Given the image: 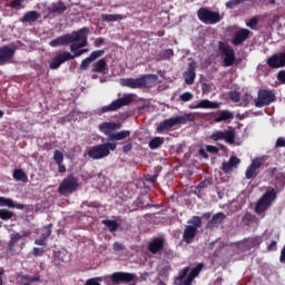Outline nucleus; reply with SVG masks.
Segmentation results:
<instances>
[{"mask_svg": "<svg viewBox=\"0 0 285 285\" xmlns=\"http://www.w3.org/2000/svg\"><path fill=\"white\" fill-rule=\"evenodd\" d=\"M157 79L156 75H142L140 78H126L121 80V86L127 88H146L148 86V80Z\"/></svg>", "mask_w": 285, "mask_h": 285, "instance_id": "nucleus-10", "label": "nucleus"}, {"mask_svg": "<svg viewBox=\"0 0 285 285\" xmlns=\"http://www.w3.org/2000/svg\"><path fill=\"white\" fill-rule=\"evenodd\" d=\"M266 63L273 70L285 68V51L272 55L267 58Z\"/></svg>", "mask_w": 285, "mask_h": 285, "instance_id": "nucleus-15", "label": "nucleus"}, {"mask_svg": "<svg viewBox=\"0 0 285 285\" xmlns=\"http://www.w3.org/2000/svg\"><path fill=\"white\" fill-rule=\"evenodd\" d=\"M190 273V267H185L179 272V275L177 277L178 282H184L186 279V276Z\"/></svg>", "mask_w": 285, "mask_h": 285, "instance_id": "nucleus-46", "label": "nucleus"}, {"mask_svg": "<svg viewBox=\"0 0 285 285\" xmlns=\"http://www.w3.org/2000/svg\"><path fill=\"white\" fill-rule=\"evenodd\" d=\"M45 228H47V233L41 234V238L46 242L47 239H50V235H52V224L45 226Z\"/></svg>", "mask_w": 285, "mask_h": 285, "instance_id": "nucleus-47", "label": "nucleus"}, {"mask_svg": "<svg viewBox=\"0 0 285 285\" xmlns=\"http://www.w3.org/2000/svg\"><path fill=\"white\" fill-rule=\"evenodd\" d=\"M36 246H46V240L40 237L39 239L35 240Z\"/></svg>", "mask_w": 285, "mask_h": 285, "instance_id": "nucleus-64", "label": "nucleus"}, {"mask_svg": "<svg viewBox=\"0 0 285 285\" xmlns=\"http://www.w3.org/2000/svg\"><path fill=\"white\" fill-rule=\"evenodd\" d=\"M213 118L215 124H230L235 119V114L230 110H218L214 112Z\"/></svg>", "mask_w": 285, "mask_h": 285, "instance_id": "nucleus-18", "label": "nucleus"}, {"mask_svg": "<svg viewBox=\"0 0 285 285\" xmlns=\"http://www.w3.org/2000/svg\"><path fill=\"white\" fill-rule=\"evenodd\" d=\"M220 106H222L220 102L210 101V100H208V99H203V100H200L199 102H197L196 105H191V106H190V109H191V110H195V109H197V108H205V109H210V108H213V109H217V108H219Z\"/></svg>", "mask_w": 285, "mask_h": 285, "instance_id": "nucleus-24", "label": "nucleus"}, {"mask_svg": "<svg viewBox=\"0 0 285 285\" xmlns=\"http://www.w3.org/2000/svg\"><path fill=\"white\" fill-rule=\"evenodd\" d=\"M275 199H277V191H275L273 188L268 189L256 203L255 213L257 215H263V213H266V210L271 208Z\"/></svg>", "mask_w": 285, "mask_h": 285, "instance_id": "nucleus-5", "label": "nucleus"}, {"mask_svg": "<svg viewBox=\"0 0 285 285\" xmlns=\"http://www.w3.org/2000/svg\"><path fill=\"white\" fill-rule=\"evenodd\" d=\"M202 271H204V263H199L197 266L189 269L187 277L194 282L196 277H199V273H202Z\"/></svg>", "mask_w": 285, "mask_h": 285, "instance_id": "nucleus-34", "label": "nucleus"}, {"mask_svg": "<svg viewBox=\"0 0 285 285\" xmlns=\"http://www.w3.org/2000/svg\"><path fill=\"white\" fill-rule=\"evenodd\" d=\"M198 155H200V157H203L204 159H208V153H206L204 148H200L198 150Z\"/></svg>", "mask_w": 285, "mask_h": 285, "instance_id": "nucleus-63", "label": "nucleus"}, {"mask_svg": "<svg viewBox=\"0 0 285 285\" xmlns=\"http://www.w3.org/2000/svg\"><path fill=\"white\" fill-rule=\"evenodd\" d=\"M273 102H275V92L268 89H261L255 100V107L264 108L265 106H271Z\"/></svg>", "mask_w": 285, "mask_h": 285, "instance_id": "nucleus-12", "label": "nucleus"}, {"mask_svg": "<svg viewBox=\"0 0 285 285\" xmlns=\"http://www.w3.org/2000/svg\"><path fill=\"white\" fill-rule=\"evenodd\" d=\"M77 190H79V180L75 175L67 176L58 187L59 195H72Z\"/></svg>", "mask_w": 285, "mask_h": 285, "instance_id": "nucleus-8", "label": "nucleus"}, {"mask_svg": "<svg viewBox=\"0 0 285 285\" xmlns=\"http://www.w3.org/2000/svg\"><path fill=\"white\" fill-rule=\"evenodd\" d=\"M48 12L49 14H63V12H66V10H68V7L66 6V3L60 0L58 2H53L51 3L50 7H48Z\"/></svg>", "mask_w": 285, "mask_h": 285, "instance_id": "nucleus-25", "label": "nucleus"}, {"mask_svg": "<svg viewBox=\"0 0 285 285\" xmlns=\"http://www.w3.org/2000/svg\"><path fill=\"white\" fill-rule=\"evenodd\" d=\"M250 37V30L248 29H239L234 33V38L232 39L233 46H242L246 39Z\"/></svg>", "mask_w": 285, "mask_h": 285, "instance_id": "nucleus-20", "label": "nucleus"}, {"mask_svg": "<svg viewBox=\"0 0 285 285\" xmlns=\"http://www.w3.org/2000/svg\"><path fill=\"white\" fill-rule=\"evenodd\" d=\"M92 72H98L100 75H106L108 72V62L106 59H99L92 65Z\"/></svg>", "mask_w": 285, "mask_h": 285, "instance_id": "nucleus-29", "label": "nucleus"}, {"mask_svg": "<svg viewBox=\"0 0 285 285\" xmlns=\"http://www.w3.org/2000/svg\"><path fill=\"white\" fill-rule=\"evenodd\" d=\"M218 51L225 68H230V66L235 65V49H233L228 42L219 41Z\"/></svg>", "mask_w": 285, "mask_h": 285, "instance_id": "nucleus-6", "label": "nucleus"}, {"mask_svg": "<svg viewBox=\"0 0 285 285\" xmlns=\"http://www.w3.org/2000/svg\"><path fill=\"white\" fill-rule=\"evenodd\" d=\"M58 166V173L63 174L66 173V165L63 163L57 164Z\"/></svg>", "mask_w": 285, "mask_h": 285, "instance_id": "nucleus-62", "label": "nucleus"}, {"mask_svg": "<svg viewBox=\"0 0 285 285\" xmlns=\"http://www.w3.org/2000/svg\"><path fill=\"white\" fill-rule=\"evenodd\" d=\"M130 135V130H121L109 135L108 141H121Z\"/></svg>", "mask_w": 285, "mask_h": 285, "instance_id": "nucleus-32", "label": "nucleus"}, {"mask_svg": "<svg viewBox=\"0 0 285 285\" xmlns=\"http://www.w3.org/2000/svg\"><path fill=\"white\" fill-rule=\"evenodd\" d=\"M206 151L207 153H212L213 155L219 153V148H217L216 146L213 145H207L206 146Z\"/></svg>", "mask_w": 285, "mask_h": 285, "instance_id": "nucleus-55", "label": "nucleus"}, {"mask_svg": "<svg viewBox=\"0 0 285 285\" xmlns=\"http://www.w3.org/2000/svg\"><path fill=\"white\" fill-rule=\"evenodd\" d=\"M276 148H285V139L284 137H279L276 140Z\"/></svg>", "mask_w": 285, "mask_h": 285, "instance_id": "nucleus-56", "label": "nucleus"}, {"mask_svg": "<svg viewBox=\"0 0 285 285\" xmlns=\"http://www.w3.org/2000/svg\"><path fill=\"white\" fill-rule=\"evenodd\" d=\"M112 248H114V250H117V252L124 250V244L116 242V243H114Z\"/></svg>", "mask_w": 285, "mask_h": 285, "instance_id": "nucleus-58", "label": "nucleus"}, {"mask_svg": "<svg viewBox=\"0 0 285 285\" xmlns=\"http://www.w3.org/2000/svg\"><path fill=\"white\" fill-rule=\"evenodd\" d=\"M22 238L23 236H21V234L19 233L11 234L10 240L7 246L8 253H11L12 255H14V253H17V246L19 245V240Z\"/></svg>", "mask_w": 285, "mask_h": 285, "instance_id": "nucleus-27", "label": "nucleus"}, {"mask_svg": "<svg viewBox=\"0 0 285 285\" xmlns=\"http://www.w3.org/2000/svg\"><path fill=\"white\" fill-rule=\"evenodd\" d=\"M187 121H195V116L193 114H185L184 116L165 119L156 127V130L157 132L163 134L175 128V126H179V124L186 125Z\"/></svg>", "mask_w": 285, "mask_h": 285, "instance_id": "nucleus-2", "label": "nucleus"}, {"mask_svg": "<svg viewBox=\"0 0 285 285\" xmlns=\"http://www.w3.org/2000/svg\"><path fill=\"white\" fill-rule=\"evenodd\" d=\"M240 163L242 160H239V158L232 156L228 161H224L222 164V169L224 170V173H230V170H233V168H237Z\"/></svg>", "mask_w": 285, "mask_h": 285, "instance_id": "nucleus-28", "label": "nucleus"}, {"mask_svg": "<svg viewBox=\"0 0 285 285\" xmlns=\"http://www.w3.org/2000/svg\"><path fill=\"white\" fill-rule=\"evenodd\" d=\"M213 141H226V144H235V128L228 127L227 130H216L210 135Z\"/></svg>", "mask_w": 285, "mask_h": 285, "instance_id": "nucleus-13", "label": "nucleus"}, {"mask_svg": "<svg viewBox=\"0 0 285 285\" xmlns=\"http://www.w3.org/2000/svg\"><path fill=\"white\" fill-rule=\"evenodd\" d=\"M35 282H41V275H20V285H32Z\"/></svg>", "mask_w": 285, "mask_h": 285, "instance_id": "nucleus-30", "label": "nucleus"}, {"mask_svg": "<svg viewBox=\"0 0 285 285\" xmlns=\"http://www.w3.org/2000/svg\"><path fill=\"white\" fill-rule=\"evenodd\" d=\"M257 23H259V19L257 17L252 18L247 23V28H250V30H257Z\"/></svg>", "mask_w": 285, "mask_h": 285, "instance_id": "nucleus-45", "label": "nucleus"}, {"mask_svg": "<svg viewBox=\"0 0 285 285\" xmlns=\"http://www.w3.org/2000/svg\"><path fill=\"white\" fill-rule=\"evenodd\" d=\"M273 250H277V240H272L269 245H267V253H272Z\"/></svg>", "mask_w": 285, "mask_h": 285, "instance_id": "nucleus-54", "label": "nucleus"}, {"mask_svg": "<svg viewBox=\"0 0 285 285\" xmlns=\"http://www.w3.org/2000/svg\"><path fill=\"white\" fill-rule=\"evenodd\" d=\"M12 177L16 181H23V184L28 183V175H26L23 169H14Z\"/></svg>", "mask_w": 285, "mask_h": 285, "instance_id": "nucleus-35", "label": "nucleus"}, {"mask_svg": "<svg viewBox=\"0 0 285 285\" xmlns=\"http://www.w3.org/2000/svg\"><path fill=\"white\" fill-rule=\"evenodd\" d=\"M187 224L189 225L185 226L183 240L185 244H193L197 237V233H199V228H202V217L193 216Z\"/></svg>", "mask_w": 285, "mask_h": 285, "instance_id": "nucleus-3", "label": "nucleus"}, {"mask_svg": "<svg viewBox=\"0 0 285 285\" xmlns=\"http://www.w3.org/2000/svg\"><path fill=\"white\" fill-rule=\"evenodd\" d=\"M110 150H117L116 142H104L96 145L87 151V155L89 159L99 160L108 157L110 155Z\"/></svg>", "mask_w": 285, "mask_h": 285, "instance_id": "nucleus-4", "label": "nucleus"}, {"mask_svg": "<svg viewBox=\"0 0 285 285\" xmlns=\"http://www.w3.org/2000/svg\"><path fill=\"white\" fill-rule=\"evenodd\" d=\"M197 17L199 21L206 26H215V23H219V21H222V16L219 12L213 11L208 8L198 9Z\"/></svg>", "mask_w": 285, "mask_h": 285, "instance_id": "nucleus-7", "label": "nucleus"}, {"mask_svg": "<svg viewBox=\"0 0 285 285\" xmlns=\"http://www.w3.org/2000/svg\"><path fill=\"white\" fill-rule=\"evenodd\" d=\"M14 217V213L8 210V209H0V219L3 222H8L9 219H12Z\"/></svg>", "mask_w": 285, "mask_h": 285, "instance_id": "nucleus-40", "label": "nucleus"}, {"mask_svg": "<svg viewBox=\"0 0 285 285\" xmlns=\"http://www.w3.org/2000/svg\"><path fill=\"white\" fill-rule=\"evenodd\" d=\"M277 80L281 81L282 83H285V70L278 71Z\"/></svg>", "mask_w": 285, "mask_h": 285, "instance_id": "nucleus-57", "label": "nucleus"}, {"mask_svg": "<svg viewBox=\"0 0 285 285\" xmlns=\"http://www.w3.org/2000/svg\"><path fill=\"white\" fill-rule=\"evenodd\" d=\"M130 150H132V144L122 146V153H130Z\"/></svg>", "mask_w": 285, "mask_h": 285, "instance_id": "nucleus-61", "label": "nucleus"}, {"mask_svg": "<svg viewBox=\"0 0 285 285\" xmlns=\"http://www.w3.org/2000/svg\"><path fill=\"white\" fill-rule=\"evenodd\" d=\"M166 246V238L164 237H154L151 238L147 244V249L151 255H158V253H161L164 250V247Z\"/></svg>", "mask_w": 285, "mask_h": 285, "instance_id": "nucleus-16", "label": "nucleus"}, {"mask_svg": "<svg viewBox=\"0 0 285 285\" xmlns=\"http://www.w3.org/2000/svg\"><path fill=\"white\" fill-rule=\"evenodd\" d=\"M46 253V249L39 248V247H33L32 255L33 257H41Z\"/></svg>", "mask_w": 285, "mask_h": 285, "instance_id": "nucleus-53", "label": "nucleus"}, {"mask_svg": "<svg viewBox=\"0 0 285 285\" xmlns=\"http://www.w3.org/2000/svg\"><path fill=\"white\" fill-rule=\"evenodd\" d=\"M104 38H98L96 41H95V47L96 48H101V46H104Z\"/></svg>", "mask_w": 285, "mask_h": 285, "instance_id": "nucleus-60", "label": "nucleus"}, {"mask_svg": "<svg viewBox=\"0 0 285 285\" xmlns=\"http://www.w3.org/2000/svg\"><path fill=\"white\" fill-rule=\"evenodd\" d=\"M90 35V29L88 27H83L78 31H72L71 33L62 35L50 41L51 48H57L59 46H70V50L73 52L71 55L72 59L77 57H81V55H86L88 49V36Z\"/></svg>", "mask_w": 285, "mask_h": 285, "instance_id": "nucleus-1", "label": "nucleus"}, {"mask_svg": "<svg viewBox=\"0 0 285 285\" xmlns=\"http://www.w3.org/2000/svg\"><path fill=\"white\" fill-rule=\"evenodd\" d=\"M16 52L17 46L14 45H12L11 47L8 45L0 47V66L12 63V59H14Z\"/></svg>", "mask_w": 285, "mask_h": 285, "instance_id": "nucleus-14", "label": "nucleus"}, {"mask_svg": "<svg viewBox=\"0 0 285 285\" xmlns=\"http://www.w3.org/2000/svg\"><path fill=\"white\" fill-rule=\"evenodd\" d=\"M41 19V13L36 10H31L24 13V16L20 19L21 23L32 24Z\"/></svg>", "mask_w": 285, "mask_h": 285, "instance_id": "nucleus-26", "label": "nucleus"}, {"mask_svg": "<svg viewBox=\"0 0 285 285\" xmlns=\"http://www.w3.org/2000/svg\"><path fill=\"white\" fill-rule=\"evenodd\" d=\"M239 0H229L228 2H226V8H228L229 10H233V8H237V6H239Z\"/></svg>", "mask_w": 285, "mask_h": 285, "instance_id": "nucleus-52", "label": "nucleus"}, {"mask_svg": "<svg viewBox=\"0 0 285 285\" xmlns=\"http://www.w3.org/2000/svg\"><path fill=\"white\" fill-rule=\"evenodd\" d=\"M124 16L121 14H102L101 21L112 22V21H121Z\"/></svg>", "mask_w": 285, "mask_h": 285, "instance_id": "nucleus-39", "label": "nucleus"}, {"mask_svg": "<svg viewBox=\"0 0 285 285\" xmlns=\"http://www.w3.org/2000/svg\"><path fill=\"white\" fill-rule=\"evenodd\" d=\"M53 160L56 164H63V153H61L59 149H56L53 153Z\"/></svg>", "mask_w": 285, "mask_h": 285, "instance_id": "nucleus-43", "label": "nucleus"}, {"mask_svg": "<svg viewBox=\"0 0 285 285\" xmlns=\"http://www.w3.org/2000/svg\"><path fill=\"white\" fill-rule=\"evenodd\" d=\"M263 243L264 238L262 236L254 235L238 242L237 248L240 250V253H248V250H253V248L262 246Z\"/></svg>", "mask_w": 285, "mask_h": 285, "instance_id": "nucleus-11", "label": "nucleus"}, {"mask_svg": "<svg viewBox=\"0 0 285 285\" xmlns=\"http://www.w3.org/2000/svg\"><path fill=\"white\" fill-rule=\"evenodd\" d=\"M224 219H226V214H224V212L215 214L210 222L207 224V228H215V226H217V224H222Z\"/></svg>", "mask_w": 285, "mask_h": 285, "instance_id": "nucleus-31", "label": "nucleus"}, {"mask_svg": "<svg viewBox=\"0 0 285 285\" xmlns=\"http://www.w3.org/2000/svg\"><path fill=\"white\" fill-rule=\"evenodd\" d=\"M99 282H104V278H101V277H94V278L87 279L85 285H101V283H99Z\"/></svg>", "mask_w": 285, "mask_h": 285, "instance_id": "nucleus-48", "label": "nucleus"}, {"mask_svg": "<svg viewBox=\"0 0 285 285\" xmlns=\"http://www.w3.org/2000/svg\"><path fill=\"white\" fill-rule=\"evenodd\" d=\"M26 0H11L10 8L13 10H21V3Z\"/></svg>", "mask_w": 285, "mask_h": 285, "instance_id": "nucleus-49", "label": "nucleus"}, {"mask_svg": "<svg viewBox=\"0 0 285 285\" xmlns=\"http://www.w3.org/2000/svg\"><path fill=\"white\" fill-rule=\"evenodd\" d=\"M121 128V124L119 122H102L99 125V130L102 131L104 135L110 138V135H112V131L119 130Z\"/></svg>", "mask_w": 285, "mask_h": 285, "instance_id": "nucleus-22", "label": "nucleus"}, {"mask_svg": "<svg viewBox=\"0 0 285 285\" xmlns=\"http://www.w3.org/2000/svg\"><path fill=\"white\" fill-rule=\"evenodd\" d=\"M0 206H8V208H19V209L23 208V205L21 204L16 205L14 202H12V199L6 198V197H0Z\"/></svg>", "mask_w": 285, "mask_h": 285, "instance_id": "nucleus-36", "label": "nucleus"}, {"mask_svg": "<svg viewBox=\"0 0 285 285\" xmlns=\"http://www.w3.org/2000/svg\"><path fill=\"white\" fill-rule=\"evenodd\" d=\"M101 224L108 228L109 233H117L119 229V223L117 220L104 219Z\"/></svg>", "mask_w": 285, "mask_h": 285, "instance_id": "nucleus-33", "label": "nucleus"}, {"mask_svg": "<svg viewBox=\"0 0 285 285\" xmlns=\"http://www.w3.org/2000/svg\"><path fill=\"white\" fill-rule=\"evenodd\" d=\"M171 57H175V51L173 49H166L158 55V61H168Z\"/></svg>", "mask_w": 285, "mask_h": 285, "instance_id": "nucleus-38", "label": "nucleus"}, {"mask_svg": "<svg viewBox=\"0 0 285 285\" xmlns=\"http://www.w3.org/2000/svg\"><path fill=\"white\" fill-rule=\"evenodd\" d=\"M180 101H190L193 99V94L187 91L179 96Z\"/></svg>", "mask_w": 285, "mask_h": 285, "instance_id": "nucleus-51", "label": "nucleus"}, {"mask_svg": "<svg viewBox=\"0 0 285 285\" xmlns=\"http://www.w3.org/2000/svg\"><path fill=\"white\" fill-rule=\"evenodd\" d=\"M279 262L281 264H285V245L281 250Z\"/></svg>", "mask_w": 285, "mask_h": 285, "instance_id": "nucleus-59", "label": "nucleus"}, {"mask_svg": "<svg viewBox=\"0 0 285 285\" xmlns=\"http://www.w3.org/2000/svg\"><path fill=\"white\" fill-rule=\"evenodd\" d=\"M109 279L112 284H120V282H132L135 279V275L128 272H115L109 276Z\"/></svg>", "mask_w": 285, "mask_h": 285, "instance_id": "nucleus-19", "label": "nucleus"}, {"mask_svg": "<svg viewBox=\"0 0 285 285\" xmlns=\"http://www.w3.org/2000/svg\"><path fill=\"white\" fill-rule=\"evenodd\" d=\"M135 101L131 94H125L121 98L114 100L111 104L104 106L101 108V112H116L119 108H124V106H130L131 102Z\"/></svg>", "mask_w": 285, "mask_h": 285, "instance_id": "nucleus-9", "label": "nucleus"}, {"mask_svg": "<svg viewBox=\"0 0 285 285\" xmlns=\"http://www.w3.org/2000/svg\"><path fill=\"white\" fill-rule=\"evenodd\" d=\"M72 60V53L65 51L62 53H58L56 57L51 59V62L49 63L50 70H59L62 63H66V61Z\"/></svg>", "mask_w": 285, "mask_h": 285, "instance_id": "nucleus-17", "label": "nucleus"}, {"mask_svg": "<svg viewBox=\"0 0 285 285\" xmlns=\"http://www.w3.org/2000/svg\"><path fill=\"white\" fill-rule=\"evenodd\" d=\"M209 186H213V177H207L203 181H200L197 186L198 190H204L206 188H209Z\"/></svg>", "mask_w": 285, "mask_h": 285, "instance_id": "nucleus-41", "label": "nucleus"}, {"mask_svg": "<svg viewBox=\"0 0 285 285\" xmlns=\"http://www.w3.org/2000/svg\"><path fill=\"white\" fill-rule=\"evenodd\" d=\"M104 55H106L105 50H96L90 53L89 59L91 61H95L96 59H99V57H104Z\"/></svg>", "mask_w": 285, "mask_h": 285, "instance_id": "nucleus-44", "label": "nucleus"}, {"mask_svg": "<svg viewBox=\"0 0 285 285\" xmlns=\"http://www.w3.org/2000/svg\"><path fill=\"white\" fill-rule=\"evenodd\" d=\"M164 137H155L149 141V148L150 150H157V148H160V146H164Z\"/></svg>", "mask_w": 285, "mask_h": 285, "instance_id": "nucleus-37", "label": "nucleus"}, {"mask_svg": "<svg viewBox=\"0 0 285 285\" xmlns=\"http://www.w3.org/2000/svg\"><path fill=\"white\" fill-rule=\"evenodd\" d=\"M262 168V161L259 159L252 160V164L245 171L246 179H255L257 177V170Z\"/></svg>", "mask_w": 285, "mask_h": 285, "instance_id": "nucleus-21", "label": "nucleus"}, {"mask_svg": "<svg viewBox=\"0 0 285 285\" xmlns=\"http://www.w3.org/2000/svg\"><path fill=\"white\" fill-rule=\"evenodd\" d=\"M90 63H92V60L89 57L83 59L80 63V70H88Z\"/></svg>", "mask_w": 285, "mask_h": 285, "instance_id": "nucleus-50", "label": "nucleus"}, {"mask_svg": "<svg viewBox=\"0 0 285 285\" xmlns=\"http://www.w3.org/2000/svg\"><path fill=\"white\" fill-rule=\"evenodd\" d=\"M196 69L197 66L195 65V62H189L187 71H185L183 75L185 83H187V86H193L195 83V77H197V75L195 73Z\"/></svg>", "mask_w": 285, "mask_h": 285, "instance_id": "nucleus-23", "label": "nucleus"}, {"mask_svg": "<svg viewBox=\"0 0 285 285\" xmlns=\"http://www.w3.org/2000/svg\"><path fill=\"white\" fill-rule=\"evenodd\" d=\"M228 97L234 104H238V101L242 99L239 91H229Z\"/></svg>", "mask_w": 285, "mask_h": 285, "instance_id": "nucleus-42", "label": "nucleus"}]
</instances>
